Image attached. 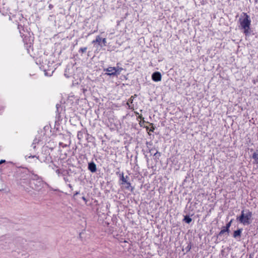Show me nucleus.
I'll list each match as a JSON object with an SVG mask.
<instances>
[{
    "instance_id": "27",
    "label": "nucleus",
    "mask_w": 258,
    "mask_h": 258,
    "mask_svg": "<svg viewBox=\"0 0 258 258\" xmlns=\"http://www.w3.org/2000/svg\"><path fill=\"white\" fill-rule=\"evenodd\" d=\"M82 199L83 201H84L85 202H87V200L84 197H82Z\"/></svg>"
},
{
    "instance_id": "19",
    "label": "nucleus",
    "mask_w": 258,
    "mask_h": 258,
    "mask_svg": "<svg viewBox=\"0 0 258 258\" xmlns=\"http://www.w3.org/2000/svg\"><path fill=\"white\" fill-rule=\"evenodd\" d=\"M101 42L103 43L104 46H106L107 43L106 38H101Z\"/></svg>"
},
{
    "instance_id": "24",
    "label": "nucleus",
    "mask_w": 258,
    "mask_h": 258,
    "mask_svg": "<svg viewBox=\"0 0 258 258\" xmlns=\"http://www.w3.org/2000/svg\"><path fill=\"white\" fill-rule=\"evenodd\" d=\"M36 157L37 159H38V157H37L36 156H28V158H35Z\"/></svg>"
},
{
    "instance_id": "12",
    "label": "nucleus",
    "mask_w": 258,
    "mask_h": 258,
    "mask_svg": "<svg viewBox=\"0 0 258 258\" xmlns=\"http://www.w3.org/2000/svg\"><path fill=\"white\" fill-rule=\"evenodd\" d=\"M229 232V229H227L226 228H225L224 226L222 228V229L220 231V232L219 233V235H223L225 232Z\"/></svg>"
},
{
    "instance_id": "26",
    "label": "nucleus",
    "mask_w": 258,
    "mask_h": 258,
    "mask_svg": "<svg viewBox=\"0 0 258 258\" xmlns=\"http://www.w3.org/2000/svg\"><path fill=\"white\" fill-rule=\"evenodd\" d=\"M20 27H22V26L21 25H19L18 28L20 30V33H22L21 31L20 30Z\"/></svg>"
},
{
    "instance_id": "13",
    "label": "nucleus",
    "mask_w": 258,
    "mask_h": 258,
    "mask_svg": "<svg viewBox=\"0 0 258 258\" xmlns=\"http://www.w3.org/2000/svg\"><path fill=\"white\" fill-rule=\"evenodd\" d=\"M191 243L190 242H189L188 243L186 247L185 248L186 252H189L190 251V250L191 249Z\"/></svg>"
},
{
    "instance_id": "6",
    "label": "nucleus",
    "mask_w": 258,
    "mask_h": 258,
    "mask_svg": "<svg viewBox=\"0 0 258 258\" xmlns=\"http://www.w3.org/2000/svg\"><path fill=\"white\" fill-rule=\"evenodd\" d=\"M252 158L253 159V163L257 165L258 168V149L253 153Z\"/></svg>"
},
{
    "instance_id": "28",
    "label": "nucleus",
    "mask_w": 258,
    "mask_h": 258,
    "mask_svg": "<svg viewBox=\"0 0 258 258\" xmlns=\"http://www.w3.org/2000/svg\"><path fill=\"white\" fill-rule=\"evenodd\" d=\"M79 194V191H76L75 194H74V196H77V195H78Z\"/></svg>"
},
{
    "instance_id": "2",
    "label": "nucleus",
    "mask_w": 258,
    "mask_h": 258,
    "mask_svg": "<svg viewBox=\"0 0 258 258\" xmlns=\"http://www.w3.org/2000/svg\"><path fill=\"white\" fill-rule=\"evenodd\" d=\"M244 212V210L241 211L240 215L236 217V220L243 225H248L251 223L252 213L248 210L246 211V213Z\"/></svg>"
},
{
    "instance_id": "7",
    "label": "nucleus",
    "mask_w": 258,
    "mask_h": 258,
    "mask_svg": "<svg viewBox=\"0 0 258 258\" xmlns=\"http://www.w3.org/2000/svg\"><path fill=\"white\" fill-rule=\"evenodd\" d=\"M88 169L92 172H95L97 170L96 164L93 162L89 163L88 164Z\"/></svg>"
},
{
    "instance_id": "25",
    "label": "nucleus",
    "mask_w": 258,
    "mask_h": 258,
    "mask_svg": "<svg viewBox=\"0 0 258 258\" xmlns=\"http://www.w3.org/2000/svg\"><path fill=\"white\" fill-rule=\"evenodd\" d=\"M32 147H33L34 149H35V148H36V145H35V143H33L32 144Z\"/></svg>"
},
{
    "instance_id": "16",
    "label": "nucleus",
    "mask_w": 258,
    "mask_h": 258,
    "mask_svg": "<svg viewBox=\"0 0 258 258\" xmlns=\"http://www.w3.org/2000/svg\"><path fill=\"white\" fill-rule=\"evenodd\" d=\"M87 49V47H82V48H80L79 52L80 53H83L86 51Z\"/></svg>"
},
{
    "instance_id": "22",
    "label": "nucleus",
    "mask_w": 258,
    "mask_h": 258,
    "mask_svg": "<svg viewBox=\"0 0 258 258\" xmlns=\"http://www.w3.org/2000/svg\"><path fill=\"white\" fill-rule=\"evenodd\" d=\"M141 126H143V127H145V126L144 125V121L143 120V122H140V123Z\"/></svg>"
},
{
    "instance_id": "29",
    "label": "nucleus",
    "mask_w": 258,
    "mask_h": 258,
    "mask_svg": "<svg viewBox=\"0 0 258 258\" xmlns=\"http://www.w3.org/2000/svg\"><path fill=\"white\" fill-rule=\"evenodd\" d=\"M5 162V160H1V161H0V164H1V163H3V162Z\"/></svg>"
},
{
    "instance_id": "3",
    "label": "nucleus",
    "mask_w": 258,
    "mask_h": 258,
    "mask_svg": "<svg viewBox=\"0 0 258 258\" xmlns=\"http://www.w3.org/2000/svg\"><path fill=\"white\" fill-rule=\"evenodd\" d=\"M119 184L121 187L127 189H130L131 188V184L130 181L129 176L126 175L124 176L123 173H119Z\"/></svg>"
},
{
    "instance_id": "4",
    "label": "nucleus",
    "mask_w": 258,
    "mask_h": 258,
    "mask_svg": "<svg viewBox=\"0 0 258 258\" xmlns=\"http://www.w3.org/2000/svg\"><path fill=\"white\" fill-rule=\"evenodd\" d=\"M162 79V76L160 72H155L153 73L152 75V79L154 82H159Z\"/></svg>"
},
{
    "instance_id": "15",
    "label": "nucleus",
    "mask_w": 258,
    "mask_h": 258,
    "mask_svg": "<svg viewBox=\"0 0 258 258\" xmlns=\"http://www.w3.org/2000/svg\"><path fill=\"white\" fill-rule=\"evenodd\" d=\"M115 69L116 70V75L117 74H119L120 73L122 70V69L119 67H115Z\"/></svg>"
},
{
    "instance_id": "21",
    "label": "nucleus",
    "mask_w": 258,
    "mask_h": 258,
    "mask_svg": "<svg viewBox=\"0 0 258 258\" xmlns=\"http://www.w3.org/2000/svg\"><path fill=\"white\" fill-rule=\"evenodd\" d=\"M63 179H64V181H65L66 183H67V182H70V181H69V180L68 178V177H63Z\"/></svg>"
},
{
    "instance_id": "30",
    "label": "nucleus",
    "mask_w": 258,
    "mask_h": 258,
    "mask_svg": "<svg viewBox=\"0 0 258 258\" xmlns=\"http://www.w3.org/2000/svg\"><path fill=\"white\" fill-rule=\"evenodd\" d=\"M148 129H149V127L146 126V131H148Z\"/></svg>"
},
{
    "instance_id": "14",
    "label": "nucleus",
    "mask_w": 258,
    "mask_h": 258,
    "mask_svg": "<svg viewBox=\"0 0 258 258\" xmlns=\"http://www.w3.org/2000/svg\"><path fill=\"white\" fill-rule=\"evenodd\" d=\"M232 221H233V219H231L228 223H227L226 224V226H224L225 228H226L227 229H229V228L230 227L231 225V223L232 222Z\"/></svg>"
},
{
    "instance_id": "9",
    "label": "nucleus",
    "mask_w": 258,
    "mask_h": 258,
    "mask_svg": "<svg viewBox=\"0 0 258 258\" xmlns=\"http://www.w3.org/2000/svg\"><path fill=\"white\" fill-rule=\"evenodd\" d=\"M92 42L93 44L97 43L99 45H101V38L99 36H96V39L93 40Z\"/></svg>"
},
{
    "instance_id": "1",
    "label": "nucleus",
    "mask_w": 258,
    "mask_h": 258,
    "mask_svg": "<svg viewBox=\"0 0 258 258\" xmlns=\"http://www.w3.org/2000/svg\"><path fill=\"white\" fill-rule=\"evenodd\" d=\"M243 18H240L239 21L241 28L243 29V33L246 36L249 35L250 33V26L251 20L249 16L246 13H243Z\"/></svg>"
},
{
    "instance_id": "23",
    "label": "nucleus",
    "mask_w": 258,
    "mask_h": 258,
    "mask_svg": "<svg viewBox=\"0 0 258 258\" xmlns=\"http://www.w3.org/2000/svg\"><path fill=\"white\" fill-rule=\"evenodd\" d=\"M68 186L70 187V188L71 189V190H73V186H72V185L71 184H68Z\"/></svg>"
},
{
    "instance_id": "11",
    "label": "nucleus",
    "mask_w": 258,
    "mask_h": 258,
    "mask_svg": "<svg viewBox=\"0 0 258 258\" xmlns=\"http://www.w3.org/2000/svg\"><path fill=\"white\" fill-rule=\"evenodd\" d=\"M183 221L185 223L189 224L191 222L192 219L189 216L186 215L184 217Z\"/></svg>"
},
{
    "instance_id": "10",
    "label": "nucleus",
    "mask_w": 258,
    "mask_h": 258,
    "mask_svg": "<svg viewBox=\"0 0 258 258\" xmlns=\"http://www.w3.org/2000/svg\"><path fill=\"white\" fill-rule=\"evenodd\" d=\"M133 101V96H132L127 101V105L128 106V107L131 109L134 107V106L132 105Z\"/></svg>"
},
{
    "instance_id": "20",
    "label": "nucleus",
    "mask_w": 258,
    "mask_h": 258,
    "mask_svg": "<svg viewBox=\"0 0 258 258\" xmlns=\"http://www.w3.org/2000/svg\"><path fill=\"white\" fill-rule=\"evenodd\" d=\"M82 133L81 132H79L78 133V137L79 139H81V137H82Z\"/></svg>"
},
{
    "instance_id": "8",
    "label": "nucleus",
    "mask_w": 258,
    "mask_h": 258,
    "mask_svg": "<svg viewBox=\"0 0 258 258\" xmlns=\"http://www.w3.org/2000/svg\"><path fill=\"white\" fill-rule=\"evenodd\" d=\"M242 231V229H238V230L234 231L233 232V236L234 238H236L237 237H240Z\"/></svg>"
},
{
    "instance_id": "5",
    "label": "nucleus",
    "mask_w": 258,
    "mask_h": 258,
    "mask_svg": "<svg viewBox=\"0 0 258 258\" xmlns=\"http://www.w3.org/2000/svg\"><path fill=\"white\" fill-rule=\"evenodd\" d=\"M109 76L116 75V70L115 67H109L104 70Z\"/></svg>"
},
{
    "instance_id": "17",
    "label": "nucleus",
    "mask_w": 258,
    "mask_h": 258,
    "mask_svg": "<svg viewBox=\"0 0 258 258\" xmlns=\"http://www.w3.org/2000/svg\"><path fill=\"white\" fill-rule=\"evenodd\" d=\"M55 172L58 176L63 175L62 172L60 171V169H59L58 168L55 170Z\"/></svg>"
},
{
    "instance_id": "18",
    "label": "nucleus",
    "mask_w": 258,
    "mask_h": 258,
    "mask_svg": "<svg viewBox=\"0 0 258 258\" xmlns=\"http://www.w3.org/2000/svg\"><path fill=\"white\" fill-rule=\"evenodd\" d=\"M49 167H50L53 170H55L57 169V166H56L54 164H52V165H49Z\"/></svg>"
}]
</instances>
